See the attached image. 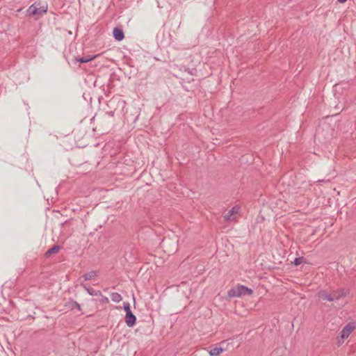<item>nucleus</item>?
I'll return each mask as SVG.
<instances>
[{"label":"nucleus","mask_w":356,"mask_h":356,"mask_svg":"<svg viewBox=\"0 0 356 356\" xmlns=\"http://www.w3.org/2000/svg\"><path fill=\"white\" fill-rule=\"evenodd\" d=\"M349 293L350 290L348 288H339L330 293L325 290H321L318 293V296L323 300L333 302L347 296Z\"/></svg>","instance_id":"nucleus-1"},{"label":"nucleus","mask_w":356,"mask_h":356,"mask_svg":"<svg viewBox=\"0 0 356 356\" xmlns=\"http://www.w3.org/2000/svg\"><path fill=\"white\" fill-rule=\"evenodd\" d=\"M355 328L356 325L354 322L346 324L340 332V338L337 339L338 346H341L343 343L344 339H347Z\"/></svg>","instance_id":"nucleus-2"},{"label":"nucleus","mask_w":356,"mask_h":356,"mask_svg":"<svg viewBox=\"0 0 356 356\" xmlns=\"http://www.w3.org/2000/svg\"><path fill=\"white\" fill-rule=\"evenodd\" d=\"M253 293L251 289L243 285H239L236 288H232L228 291L229 297H240L245 295H252Z\"/></svg>","instance_id":"nucleus-3"},{"label":"nucleus","mask_w":356,"mask_h":356,"mask_svg":"<svg viewBox=\"0 0 356 356\" xmlns=\"http://www.w3.org/2000/svg\"><path fill=\"white\" fill-rule=\"evenodd\" d=\"M40 4L35 3L32 4L28 9V13L32 15H40L42 13H45L47 10V6H39Z\"/></svg>","instance_id":"nucleus-4"},{"label":"nucleus","mask_w":356,"mask_h":356,"mask_svg":"<svg viewBox=\"0 0 356 356\" xmlns=\"http://www.w3.org/2000/svg\"><path fill=\"white\" fill-rule=\"evenodd\" d=\"M240 211V207L238 205L234 206L228 213L225 215L224 218L225 221H232L235 219L234 215L238 213Z\"/></svg>","instance_id":"nucleus-5"},{"label":"nucleus","mask_w":356,"mask_h":356,"mask_svg":"<svg viewBox=\"0 0 356 356\" xmlns=\"http://www.w3.org/2000/svg\"><path fill=\"white\" fill-rule=\"evenodd\" d=\"M136 317L132 313V312H128V314H126L125 323L128 327H133L136 324Z\"/></svg>","instance_id":"nucleus-6"},{"label":"nucleus","mask_w":356,"mask_h":356,"mask_svg":"<svg viewBox=\"0 0 356 356\" xmlns=\"http://www.w3.org/2000/svg\"><path fill=\"white\" fill-rule=\"evenodd\" d=\"M113 35L117 41H122L124 38V34L122 29L118 27H115L113 29Z\"/></svg>","instance_id":"nucleus-7"},{"label":"nucleus","mask_w":356,"mask_h":356,"mask_svg":"<svg viewBox=\"0 0 356 356\" xmlns=\"http://www.w3.org/2000/svg\"><path fill=\"white\" fill-rule=\"evenodd\" d=\"M81 286L90 295L102 296V293L100 291H95L87 284H81Z\"/></svg>","instance_id":"nucleus-8"},{"label":"nucleus","mask_w":356,"mask_h":356,"mask_svg":"<svg viewBox=\"0 0 356 356\" xmlns=\"http://www.w3.org/2000/svg\"><path fill=\"white\" fill-rule=\"evenodd\" d=\"M60 248L61 247L58 245H54L44 253V257L46 258L50 257L52 254L58 253Z\"/></svg>","instance_id":"nucleus-9"},{"label":"nucleus","mask_w":356,"mask_h":356,"mask_svg":"<svg viewBox=\"0 0 356 356\" xmlns=\"http://www.w3.org/2000/svg\"><path fill=\"white\" fill-rule=\"evenodd\" d=\"M97 57V56H90V55H87V56H84L80 58H75L74 60L76 63H88L90 60H92L93 59H95V58Z\"/></svg>","instance_id":"nucleus-10"},{"label":"nucleus","mask_w":356,"mask_h":356,"mask_svg":"<svg viewBox=\"0 0 356 356\" xmlns=\"http://www.w3.org/2000/svg\"><path fill=\"white\" fill-rule=\"evenodd\" d=\"M98 273L96 270H92L90 272H88L87 273H85L83 275V277L85 281L90 280L95 278L96 276H97Z\"/></svg>","instance_id":"nucleus-11"},{"label":"nucleus","mask_w":356,"mask_h":356,"mask_svg":"<svg viewBox=\"0 0 356 356\" xmlns=\"http://www.w3.org/2000/svg\"><path fill=\"white\" fill-rule=\"evenodd\" d=\"M223 348L220 347H214L209 351V353L211 356H218L223 352Z\"/></svg>","instance_id":"nucleus-12"},{"label":"nucleus","mask_w":356,"mask_h":356,"mask_svg":"<svg viewBox=\"0 0 356 356\" xmlns=\"http://www.w3.org/2000/svg\"><path fill=\"white\" fill-rule=\"evenodd\" d=\"M111 298L114 302H120L122 300V296L117 292L111 293Z\"/></svg>","instance_id":"nucleus-13"},{"label":"nucleus","mask_w":356,"mask_h":356,"mask_svg":"<svg viewBox=\"0 0 356 356\" xmlns=\"http://www.w3.org/2000/svg\"><path fill=\"white\" fill-rule=\"evenodd\" d=\"M305 261V258L303 257H299L295 259L293 264L295 266H298Z\"/></svg>","instance_id":"nucleus-14"},{"label":"nucleus","mask_w":356,"mask_h":356,"mask_svg":"<svg viewBox=\"0 0 356 356\" xmlns=\"http://www.w3.org/2000/svg\"><path fill=\"white\" fill-rule=\"evenodd\" d=\"M69 304L72 309H73L74 307H76L79 311L81 310V306L77 302L72 300L69 302Z\"/></svg>","instance_id":"nucleus-15"},{"label":"nucleus","mask_w":356,"mask_h":356,"mask_svg":"<svg viewBox=\"0 0 356 356\" xmlns=\"http://www.w3.org/2000/svg\"><path fill=\"white\" fill-rule=\"evenodd\" d=\"M123 307H124V309L126 314H128V312H131V308H130V305L129 302H124Z\"/></svg>","instance_id":"nucleus-16"},{"label":"nucleus","mask_w":356,"mask_h":356,"mask_svg":"<svg viewBox=\"0 0 356 356\" xmlns=\"http://www.w3.org/2000/svg\"><path fill=\"white\" fill-rule=\"evenodd\" d=\"M99 302L102 304H107L109 302V300L107 297L102 296V298L100 299Z\"/></svg>","instance_id":"nucleus-17"},{"label":"nucleus","mask_w":356,"mask_h":356,"mask_svg":"<svg viewBox=\"0 0 356 356\" xmlns=\"http://www.w3.org/2000/svg\"><path fill=\"white\" fill-rule=\"evenodd\" d=\"M193 71H196V70L195 69H192L191 70H188V73L192 74V75H194L195 74H194Z\"/></svg>","instance_id":"nucleus-18"},{"label":"nucleus","mask_w":356,"mask_h":356,"mask_svg":"<svg viewBox=\"0 0 356 356\" xmlns=\"http://www.w3.org/2000/svg\"><path fill=\"white\" fill-rule=\"evenodd\" d=\"M347 0H337L338 2L343 3H345Z\"/></svg>","instance_id":"nucleus-19"}]
</instances>
